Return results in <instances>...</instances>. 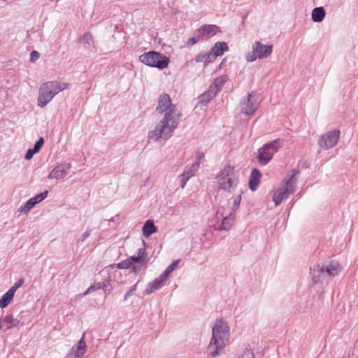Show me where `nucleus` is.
<instances>
[{
  "mask_svg": "<svg viewBox=\"0 0 358 358\" xmlns=\"http://www.w3.org/2000/svg\"><path fill=\"white\" fill-rule=\"evenodd\" d=\"M70 168V164H61L50 171L48 178L49 179H62L68 174Z\"/></svg>",
  "mask_w": 358,
  "mask_h": 358,
  "instance_id": "12",
  "label": "nucleus"
},
{
  "mask_svg": "<svg viewBox=\"0 0 358 358\" xmlns=\"http://www.w3.org/2000/svg\"><path fill=\"white\" fill-rule=\"evenodd\" d=\"M259 106V98L252 93H249L246 97H243L239 103L241 113L248 116L253 115Z\"/></svg>",
  "mask_w": 358,
  "mask_h": 358,
  "instance_id": "7",
  "label": "nucleus"
},
{
  "mask_svg": "<svg viewBox=\"0 0 358 358\" xmlns=\"http://www.w3.org/2000/svg\"><path fill=\"white\" fill-rule=\"evenodd\" d=\"M167 279L161 274L159 277L155 279L153 281L150 282L146 287L145 292L150 294L153 293L155 291L159 289L162 286V282Z\"/></svg>",
  "mask_w": 358,
  "mask_h": 358,
  "instance_id": "16",
  "label": "nucleus"
},
{
  "mask_svg": "<svg viewBox=\"0 0 358 358\" xmlns=\"http://www.w3.org/2000/svg\"><path fill=\"white\" fill-rule=\"evenodd\" d=\"M325 17V10L323 7H316L312 11V20L315 22H322Z\"/></svg>",
  "mask_w": 358,
  "mask_h": 358,
  "instance_id": "20",
  "label": "nucleus"
},
{
  "mask_svg": "<svg viewBox=\"0 0 358 358\" xmlns=\"http://www.w3.org/2000/svg\"><path fill=\"white\" fill-rule=\"evenodd\" d=\"M38 58L39 53L36 50H33L30 54V62H35Z\"/></svg>",
  "mask_w": 358,
  "mask_h": 358,
  "instance_id": "40",
  "label": "nucleus"
},
{
  "mask_svg": "<svg viewBox=\"0 0 358 358\" xmlns=\"http://www.w3.org/2000/svg\"><path fill=\"white\" fill-rule=\"evenodd\" d=\"M138 256L141 257V258L145 259V250L143 248H140L138 250Z\"/></svg>",
  "mask_w": 358,
  "mask_h": 358,
  "instance_id": "47",
  "label": "nucleus"
},
{
  "mask_svg": "<svg viewBox=\"0 0 358 358\" xmlns=\"http://www.w3.org/2000/svg\"><path fill=\"white\" fill-rule=\"evenodd\" d=\"M44 144V139L43 137L39 138V139L35 143L33 149L35 150L36 152H38L41 149L42 146Z\"/></svg>",
  "mask_w": 358,
  "mask_h": 358,
  "instance_id": "36",
  "label": "nucleus"
},
{
  "mask_svg": "<svg viewBox=\"0 0 358 358\" xmlns=\"http://www.w3.org/2000/svg\"><path fill=\"white\" fill-rule=\"evenodd\" d=\"M37 153L33 148L29 149L24 156V158L27 160L31 159L34 155Z\"/></svg>",
  "mask_w": 358,
  "mask_h": 358,
  "instance_id": "41",
  "label": "nucleus"
},
{
  "mask_svg": "<svg viewBox=\"0 0 358 358\" xmlns=\"http://www.w3.org/2000/svg\"><path fill=\"white\" fill-rule=\"evenodd\" d=\"M130 262L131 263V265H133L134 263L136 264H146V260L145 258H141V257L137 256H131L129 258Z\"/></svg>",
  "mask_w": 358,
  "mask_h": 358,
  "instance_id": "33",
  "label": "nucleus"
},
{
  "mask_svg": "<svg viewBox=\"0 0 358 358\" xmlns=\"http://www.w3.org/2000/svg\"><path fill=\"white\" fill-rule=\"evenodd\" d=\"M139 60L147 66L155 67L159 69L166 68L169 64L168 57L155 51H149L141 55L139 57Z\"/></svg>",
  "mask_w": 358,
  "mask_h": 358,
  "instance_id": "5",
  "label": "nucleus"
},
{
  "mask_svg": "<svg viewBox=\"0 0 358 358\" xmlns=\"http://www.w3.org/2000/svg\"><path fill=\"white\" fill-rule=\"evenodd\" d=\"M201 38H199V37L197 36V38H195V37H192V38H189L188 39V41H187V43L189 45H194L195 43H196Z\"/></svg>",
  "mask_w": 358,
  "mask_h": 358,
  "instance_id": "45",
  "label": "nucleus"
},
{
  "mask_svg": "<svg viewBox=\"0 0 358 358\" xmlns=\"http://www.w3.org/2000/svg\"><path fill=\"white\" fill-rule=\"evenodd\" d=\"M217 93L209 87L208 90L203 93L199 96V102L203 104L208 103L212 99H213Z\"/></svg>",
  "mask_w": 358,
  "mask_h": 358,
  "instance_id": "21",
  "label": "nucleus"
},
{
  "mask_svg": "<svg viewBox=\"0 0 358 358\" xmlns=\"http://www.w3.org/2000/svg\"><path fill=\"white\" fill-rule=\"evenodd\" d=\"M180 262V259L173 261L162 273L163 277H165L167 279L170 273H171L174 271V269L178 266Z\"/></svg>",
  "mask_w": 358,
  "mask_h": 358,
  "instance_id": "27",
  "label": "nucleus"
},
{
  "mask_svg": "<svg viewBox=\"0 0 358 358\" xmlns=\"http://www.w3.org/2000/svg\"><path fill=\"white\" fill-rule=\"evenodd\" d=\"M109 282H110L109 280H106L105 282H101V285H104V288H105V287H108V285H109Z\"/></svg>",
  "mask_w": 358,
  "mask_h": 358,
  "instance_id": "50",
  "label": "nucleus"
},
{
  "mask_svg": "<svg viewBox=\"0 0 358 358\" xmlns=\"http://www.w3.org/2000/svg\"><path fill=\"white\" fill-rule=\"evenodd\" d=\"M239 358H255V355L251 350L246 348Z\"/></svg>",
  "mask_w": 358,
  "mask_h": 358,
  "instance_id": "38",
  "label": "nucleus"
},
{
  "mask_svg": "<svg viewBox=\"0 0 358 358\" xmlns=\"http://www.w3.org/2000/svg\"><path fill=\"white\" fill-rule=\"evenodd\" d=\"M55 93L58 94L59 92L69 88V84L67 83H58L57 81H50Z\"/></svg>",
  "mask_w": 358,
  "mask_h": 358,
  "instance_id": "26",
  "label": "nucleus"
},
{
  "mask_svg": "<svg viewBox=\"0 0 358 358\" xmlns=\"http://www.w3.org/2000/svg\"><path fill=\"white\" fill-rule=\"evenodd\" d=\"M131 266V263L130 262L129 258L120 262L117 264V267L120 269H127Z\"/></svg>",
  "mask_w": 358,
  "mask_h": 358,
  "instance_id": "34",
  "label": "nucleus"
},
{
  "mask_svg": "<svg viewBox=\"0 0 358 358\" xmlns=\"http://www.w3.org/2000/svg\"><path fill=\"white\" fill-rule=\"evenodd\" d=\"M280 147V139H275L264 145L258 150L257 159L261 165H266L273 158Z\"/></svg>",
  "mask_w": 358,
  "mask_h": 358,
  "instance_id": "6",
  "label": "nucleus"
},
{
  "mask_svg": "<svg viewBox=\"0 0 358 358\" xmlns=\"http://www.w3.org/2000/svg\"><path fill=\"white\" fill-rule=\"evenodd\" d=\"M156 112L160 114L164 113V115L155 129L149 132L148 138L155 141L168 140L172 136L177 127L181 113L172 103L170 96L165 93L160 95L159 98Z\"/></svg>",
  "mask_w": 358,
  "mask_h": 358,
  "instance_id": "1",
  "label": "nucleus"
},
{
  "mask_svg": "<svg viewBox=\"0 0 358 358\" xmlns=\"http://www.w3.org/2000/svg\"><path fill=\"white\" fill-rule=\"evenodd\" d=\"M241 192H239V194L236 196L233 201V206H232V210H236L241 203Z\"/></svg>",
  "mask_w": 358,
  "mask_h": 358,
  "instance_id": "37",
  "label": "nucleus"
},
{
  "mask_svg": "<svg viewBox=\"0 0 358 358\" xmlns=\"http://www.w3.org/2000/svg\"><path fill=\"white\" fill-rule=\"evenodd\" d=\"M199 166L200 162L199 161H196L190 167H185L183 173H185L187 176H189V178H191L192 176H194L196 172L198 171Z\"/></svg>",
  "mask_w": 358,
  "mask_h": 358,
  "instance_id": "25",
  "label": "nucleus"
},
{
  "mask_svg": "<svg viewBox=\"0 0 358 358\" xmlns=\"http://www.w3.org/2000/svg\"><path fill=\"white\" fill-rule=\"evenodd\" d=\"M253 52L257 55L258 59L267 58L273 51L272 45H264L261 42L256 41L252 45Z\"/></svg>",
  "mask_w": 358,
  "mask_h": 358,
  "instance_id": "10",
  "label": "nucleus"
},
{
  "mask_svg": "<svg viewBox=\"0 0 358 358\" xmlns=\"http://www.w3.org/2000/svg\"><path fill=\"white\" fill-rule=\"evenodd\" d=\"M135 291H136V288H135V287H132V288L129 289L128 290V292L125 294L124 297V301H125V300H127V299L130 296H131V295L134 294V292Z\"/></svg>",
  "mask_w": 358,
  "mask_h": 358,
  "instance_id": "44",
  "label": "nucleus"
},
{
  "mask_svg": "<svg viewBox=\"0 0 358 358\" xmlns=\"http://www.w3.org/2000/svg\"><path fill=\"white\" fill-rule=\"evenodd\" d=\"M228 50L227 43L225 42H217L210 50L216 59L217 57L222 55L224 51Z\"/></svg>",
  "mask_w": 358,
  "mask_h": 358,
  "instance_id": "19",
  "label": "nucleus"
},
{
  "mask_svg": "<svg viewBox=\"0 0 358 358\" xmlns=\"http://www.w3.org/2000/svg\"><path fill=\"white\" fill-rule=\"evenodd\" d=\"M217 183L220 189L233 193L239 184L238 176L231 166H225L217 176Z\"/></svg>",
  "mask_w": 358,
  "mask_h": 358,
  "instance_id": "3",
  "label": "nucleus"
},
{
  "mask_svg": "<svg viewBox=\"0 0 358 358\" xmlns=\"http://www.w3.org/2000/svg\"><path fill=\"white\" fill-rule=\"evenodd\" d=\"M36 205L29 199L24 205H22L19 209L18 211L23 213L24 214H27L31 209H32Z\"/></svg>",
  "mask_w": 358,
  "mask_h": 358,
  "instance_id": "28",
  "label": "nucleus"
},
{
  "mask_svg": "<svg viewBox=\"0 0 358 358\" xmlns=\"http://www.w3.org/2000/svg\"><path fill=\"white\" fill-rule=\"evenodd\" d=\"M261 173L257 169H253L250 173L249 187L252 191H255L259 184Z\"/></svg>",
  "mask_w": 358,
  "mask_h": 358,
  "instance_id": "17",
  "label": "nucleus"
},
{
  "mask_svg": "<svg viewBox=\"0 0 358 358\" xmlns=\"http://www.w3.org/2000/svg\"><path fill=\"white\" fill-rule=\"evenodd\" d=\"M310 274L312 275V282L314 284L324 283L329 281L324 274L322 266H320V265H317L316 266H314L313 269H310Z\"/></svg>",
  "mask_w": 358,
  "mask_h": 358,
  "instance_id": "13",
  "label": "nucleus"
},
{
  "mask_svg": "<svg viewBox=\"0 0 358 358\" xmlns=\"http://www.w3.org/2000/svg\"><path fill=\"white\" fill-rule=\"evenodd\" d=\"M217 29L218 27L214 24L203 25L197 29L196 34H198L199 38H202L204 36L208 38L216 34Z\"/></svg>",
  "mask_w": 358,
  "mask_h": 358,
  "instance_id": "14",
  "label": "nucleus"
},
{
  "mask_svg": "<svg viewBox=\"0 0 358 358\" xmlns=\"http://www.w3.org/2000/svg\"><path fill=\"white\" fill-rule=\"evenodd\" d=\"M48 191L45 190L43 192L36 195L35 196L31 198V201L34 203L35 205L39 203L42 201H43L48 196Z\"/></svg>",
  "mask_w": 358,
  "mask_h": 358,
  "instance_id": "30",
  "label": "nucleus"
},
{
  "mask_svg": "<svg viewBox=\"0 0 358 358\" xmlns=\"http://www.w3.org/2000/svg\"><path fill=\"white\" fill-rule=\"evenodd\" d=\"M212 331V338L207 351L210 355L215 357L220 355V352L229 343V329L222 319H218L213 327Z\"/></svg>",
  "mask_w": 358,
  "mask_h": 358,
  "instance_id": "2",
  "label": "nucleus"
},
{
  "mask_svg": "<svg viewBox=\"0 0 358 358\" xmlns=\"http://www.w3.org/2000/svg\"><path fill=\"white\" fill-rule=\"evenodd\" d=\"M56 95L51 82L43 83L40 88L38 97V106L41 108L45 106Z\"/></svg>",
  "mask_w": 358,
  "mask_h": 358,
  "instance_id": "8",
  "label": "nucleus"
},
{
  "mask_svg": "<svg viewBox=\"0 0 358 358\" xmlns=\"http://www.w3.org/2000/svg\"><path fill=\"white\" fill-rule=\"evenodd\" d=\"M24 282V278H20L15 284H14V287L15 288H16L17 289L18 288H20Z\"/></svg>",
  "mask_w": 358,
  "mask_h": 358,
  "instance_id": "46",
  "label": "nucleus"
},
{
  "mask_svg": "<svg viewBox=\"0 0 358 358\" xmlns=\"http://www.w3.org/2000/svg\"><path fill=\"white\" fill-rule=\"evenodd\" d=\"M92 234V229H87L85 233L80 235V236L77 240L78 244H83L87 238L90 236Z\"/></svg>",
  "mask_w": 358,
  "mask_h": 358,
  "instance_id": "32",
  "label": "nucleus"
},
{
  "mask_svg": "<svg viewBox=\"0 0 358 358\" xmlns=\"http://www.w3.org/2000/svg\"><path fill=\"white\" fill-rule=\"evenodd\" d=\"M104 288V285H101V282H96V283H94L93 285H91L84 292V295H87L91 292H93L96 290H98V289H103Z\"/></svg>",
  "mask_w": 358,
  "mask_h": 358,
  "instance_id": "31",
  "label": "nucleus"
},
{
  "mask_svg": "<svg viewBox=\"0 0 358 358\" xmlns=\"http://www.w3.org/2000/svg\"><path fill=\"white\" fill-rule=\"evenodd\" d=\"M339 136V130L328 131L320 136L318 141V145L322 149L324 150L333 148L336 144Z\"/></svg>",
  "mask_w": 358,
  "mask_h": 358,
  "instance_id": "9",
  "label": "nucleus"
},
{
  "mask_svg": "<svg viewBox=\"0 0 358 358\" xmlns=\"http://www.w3.org/2000/svg\"><path fill=\"white\" fill-rule=\"evenodd\" d=\"M215 59V58L210 51L203 55H199L195 58L196 62H205L206 64L210 63Z\"/></svg>",
  "mask_w": 358,
  "mask_h": 358,
  "instance_id": "23",
  "label": "nucleus"
},
{
  "mask_svg": "<svg viewBox=\"0 0 358 358\" xmlns=\"http://www.w3.org/2000/svg\"><path fill=\"white\" fill-rule=\"evenodd\" d=\"M85 333H83L81 338L78 343L72 348L70 352H69L66 357L68 358H83L85 350L86 344L85 342Z\"/></svg>",
  "mask_w": 358,
  "mask_h": 358,
  "instance_id": "11",
  "label": "nucleus"
},
{
  "mask_svg": "<svg viewBox=\"0 0 358 358\" xmlns=\"http://www.w3.org/2000/svg\"><path fill=\"white\" fill-rule=\"evenodd\" d=\"M13 298V296L10 295L8 292H6L0 299V308H6L10 303Z\"/></svg>",
  "mask_w": 358,
  "mask_h": 358,
  "instance_id": "29",
  "label": "nucleus"
},
{
  "mask_svg": "<svg viewBox=\"0 0 358 358\" xmlns=\"http://www.w3.org/2000/svg\"><path fill=\"white\" fill-rule=\"evenodd\" d=\"M118 215H119L117 214V215H116L115 217H111V218L109 220V222H114V221H115V217H117Z\"/></svg>",
  "mask_w": 358,
  "mask_h": 358,
  "instance_id": "52",
  "label": "nucleus"
},
{
  "mask_svg": "<svg viewBox=\"0 0 358 358\" xmlns=\"http://www.w3.org/2000/svg\"><path fill=\"white\" fill-rule=\"evenodd\" d=\"M204 157L203 154V153H200L197 157V160L196 161H199L200 162L201 159Z\"/></svg>",
  "mask_w": 358,
  "mask_h": 358,
  "instance_id": "51",
  "label": "nucleus"
},
{
  "mask_svg": "<svg viewBox=\"0 0 358 358\" xmlns=\"http://www.w3.org/2000/svg\"><path fill=\"white\" fill-rule=\"evenodd\" d=\"M298 173V171L292 170V175H287L284 179L285 186L280 187L274 193L273 201L276 206H279L282 201L287 199L289 194L294 192V185L296 182V176Z\"/></svg>",
  "mask_w": 358,
  "mask_h": 358,
  "instance_id": "4",
  "label": "nucleus"
},
{
  "mask_svg": "<svg viewBox=\"0 0 358 358\" xmlns=\"http://www.w3.org/2000/svg\"><path fill=\"white\" fill-rule=\"evenodd\" d=\"M83 41L85 42V44L90 45L91 43H93V36L90 33L87 32L83 35Z\"/></svg>",
  "mask_w": 358,
  "mask_h": 358,
  "instance_id": "35",
  "label": "nucleus"
},
{
  "mask_svg": "<svg viewBox=\"0 0 358 358\" xmlns=\"http://www.w3.org/2000/svg\"><path fill=\"white\" fill-rule=\"evenodd\" d=\"M180 180V186L184 188L187 182L190 179L189 176H186L185 173H182L179 176Z\"/></svg>",
  "mask_w": 358,
  "mask_h": 358,
  "instance_id": "39",
  "label": "nucleus"
},
{
  "mask_svg": "<svg viewBox=\"0 0 358 358\" xmlns=\"http://www.w3.org/2000/svg\"><path fill=\"white\" fill-rule=\"evenodd\" d=\"M226 78L224 76H220L215 79L213 83L210 87L217 94L221 90L222 85L225 83Z\"/></svg>",
  "mask_w": 358,
  "mask_h": 358,
  "instance_id": "24",
  "label": "nucleus"
},
{
  "mask_svg": "<svg viewBox=\"0 0 358 358\" xmlns=\"http://www.w3.org/2000/svg\"><path fill=\"white\" fill-rule=\"evenodd\" d=\"M66 358H68V357H66Z\"/></svg>",
  "mask_w": 358,
  "mask_h": 358,
  "instance_id": "53",
  "label": "nucleus"
},
{
  "mask_svg": "<svg viewBox=\"0 0 358 358\" xmlns=\"http://www.w3.org/2000/svg\"><path fill=\"white\" fill-rule=\"evenodd\" d=\"M143 235L148 238L152 234L156 233L157 231V228L155 225L154 221L151 220H148L142 228Z\"/></svg>",
  "mask_w": 358,
  "mask_h": 358,
  "instance_id": "18",
  "label": "nucleus"
},
{
  "mask_svg": "<svg viewBox=\"0 0 358 358\" xmlns=\"http://www.w3.org/2000/svg\"><path fill=\"white\" fill-rule=\"evenodd\" d=\"M234 221V216L232 213H230L229 216H227L222 219L221 224L219 226V230H229L232 226Z\"/></svg>",
  "mask_w": 358,
  "mask_h": 358,
  "instance_id": "22",
  "label": "nucleus"
},
{
  "mask_svg": "<svg viewBox=\"0 0 358 358\" xmlns=\"http://www.w3.org/2000/svg\"><path fill=\"white\" fill-rule=\"evenodd\" d=\"M322 268L327 278L337 275L341 271L342 267L338 262L332 261L326 266H322Z\"/></svg>",
  "mask_w": 358,
  "mask_h": 358,
  "instance_id": "15",
  "label": "nucleus"
},
{
  "mask_svg": "<svg viewBox=\"0 0 358 358\" xmlns=\"http://www.w3.org/2000/svg\"><path fill=\"white\" fill-rule=\"evenodd\" d=\"M17 289L15 288L14 285L12 286L6 292L10 294V295L14 296L15 292H16Z\"/></svg>",
  "mask_w": 358,
  "mask_h": 358,
  "instance_id": "49",
  "label": "nucleus"
},
{
  "mask_svg": "<svg viewBox=\"0 0 358 358\" xmlns=\"http://www.w3.org/2000/svg\"><path fill=\"white\" fill-rule=\"evenodd\" d=\"M3 322H6L8 324H13L15 320L13 318L12 315H6L3 319L1 320Z\"/></svg>",
  "mask_w": 358,
  "mask_h": 358,
  "instance_id": "42",
  "label": "nucleus"
},
{
  "mask_svg": "<svg viewBox=\"0 0 358 358\" xmlns=\"http://www.w3.org/2000/svg\"><path fill=\"white\" fill-rule=\"evenodd\" d=\"M257 58H258L257 55L253 51L252 53H249L247 56V60L248 62H254Z\"/></svg>",
  "mask_w": 358,
  "mask_h": 358,
  "instance_id": "43",
  "label": "nucleus"
},
{
  "mask_svg": "<svg viewBox=\"0 0 358 358\" xmlns=\"http://www.w3.org/2000/svg\"><path fill=\"white\" fill-rule=\"evenodd\" d=\"M141 270V266H133L132 267V271L136 275L138 274Z\"/></svg>",
  "mask_w": 358,
  "mask_h": 358,
  "instance_id": "48",
  "label": "nucleus"
}]
</instances>
